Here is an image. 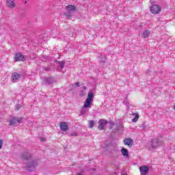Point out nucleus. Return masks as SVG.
Wrapping results in <instances>:
<instances>
[{
    "label": "nucleus",
    "instance_id": "obj_1",
    "mask_svg": "<svg viewBox=\"0 0 175 175\" xmlns=\"http://www.w3.org/2000/svg\"><path fill=\"white\" fill-rule=\"evenodd\" d=\"M162 144H163L162 142H159L158 139H153L152 140L149 150H150V151H152V150H154V148H158V147H161Z\"/></svg>",
    "mask_w": 175,
    "mask_h": 175
},
{
    "label": "nucleus",
    "instance_id": "obj_2",
    "mask_svg": "<svg viewBox=\"0 0 175 175\" xmlns=\"http://www.w3.org/2000/svg\"><path fill=\"white\" fill-rule=\"evenodd\" d=\"M36 165H38V163L36 161H32L27 163V169L29 172H32V170H35V167H36Z\"/></svg>",
    "mask_w": 175,
    "mask_h": 175
},
{
    "label": "nucleus",
    "instance_id": "obj_3",
    "mask_svg": "<svg viewBox=\"0 0 175 175\" xmlns=\"http://www.w3.org/2000/svg\"><path fill=\"white\" fill-rule=\"evenodd\" d=\"M150 12L153 13V14H158L161 13V7L157 5H153L150 7Z\"/></svg>",
    "mask_w": 175,
    "mask_h": 175
},
{
    "label": "nucleus",
    "instance_id": "obj_4",
    "mask_svg": "<svg viewBox=\"0 0 175 175\" xmlns=\"http://www.w3.org/2000/svg\"><path fill=\"white\" fill-rule=\"evenodd\" d=\"M20 79H21V75L17 72H14L12 75L11 80L12 83H17V81H20Z\"/></svg>",
    "mask_w": 175,
    "mask_h": 175
},
{
    "label": "nucleus",
    "instance_id": "obj_5",
    "mask_svg": "<svg viewBox=\"0 0 175 175\" xmlns=\"http://www.w3.org/2000/svg\"><path fill=\"white\" fill-rule=\"evenodd\" d=\"M23 119L21 118H12L9 120L10 125H18L21 122Z\"/></svg>",
    "mask_w": 175,
    "mask_h": 175
},
{
    "label": "nucleus",
    "instance_id": "obj_6",
    "mask_svg": "<svg viewBox=\"0 0 175 175\" xmlns=\"http://www.w3.org/2000/svg\"><path fill=\"white\" fill-rule=\"evenodd\" d=\"M107 124V121L103 119H100L98 121V129L100 131H103Z\"/></svg>",
    "mask_w": 175,
    "mask_h": 175
},
{
    "label": "nucleus",
    "instance_id": "obj_7",
    "mask_svg": "<svg viewBox=\"0 0 175 175\" xmlns=\"http://www.w3.org/2000/svg\"><path fill=\"white\" fill-rule=\"evenodd\" d=\"M27 57L23 55L21 53H16L15 55V62H18V61H25Z\"/></svg>",
    "mask_w": 175,
    "mask_h": 175
},
{
    "label": "nucleus",
    "instance_id": "obj_8",
    "mask_svg": "<svg viewBox=\"0 0 175 175\" xmlns=\"http://www.w3.org/2000/svg\"><path fill=\"white\" fill-rule=\"evenodd\" d=\"M123 142L125 146H128L129 147L133 146V139H132V138H125Z\"/></svg>",
    "mask_w": 175,
    "mask_h": 175
},
{
    "label": "nucleus",
    "instance_id": "obj_9",
    "mask_svg": "<svg viewBox=\"0 0 175 175\" xmlns=\"http://www.w3.org/2000/svg\"><path fill=\"white\" fill-rule=\"evenodd\" d=\"M59 128L61 131H63L64 132H66L69 129V126L68 125V123L65 122H62L60 123Z\"/></svg>",
    "mask_w": 175,
    "mask_h": 175
},
{
    "label": "nucleus",
    "instance_id": "obj_10",
    "mask_svg": "<svg viewBox=\"0 0 175 175\" xmlns=\"http://www.w3.org/2000/svg\"><path fill=\"white\" fill-rule=\"evenodd\" d=\"M148 170H150V168L148 166H142L139 167V172L142 175H147Z\"/></svg>",
    "mask_w": 175,
    "mask_h": 175
},
{
    "label": "nucleus",
    "instance_id": "obj_11",
    "mask_svg": "<svg viewBox=\"0 0 175 175\" xmlns=\"http://www.w3.org/2000/svg\"><path fill=\"white\" fill-rule=\"evenodd\" d=\"M6 5L10 9H13L16 7V3H14V0H7Z\"/></svg>",
    "mask_w": 175,
    "mask_h": 175
},
{
    "label": "nucleus",
    "instance_id": "obj_12",
    "mask_svg": "<svg viewBox=\"0 0 175 175\" xmlns=\"http://www.w3.org/2000/svg\"><path fill=\"white\" fill-rule=\"evenodd\" d=\"M54 83H55V79H54V78L53 77H48L45 79L46 85H50L51 84H53Z\"/></svg>",
    "mask_w": 175,
    "mask_h": 175
},
{
    "label": "nucleus",
    "instance_id": "obj_13",
    "mask_svg": "<svg viewBox=\"0 0 175 175\" xmlns=\"http://www.w3.org/2000/svg\"><path fill=\"white\" fill-rule=\"evenodd\" d=\"M21 157L23 159L28 161L29 159H31V154L27 152H24L22 153Z\"/></svg>",
    "mask_w": 175,
    "mask_h": 175
},
{
    "label": "nucleus",
    "instance_id": "obj_14",
    "mask_svg": "<svg viewBox=\"0 0 175 175\" xmlns=\"http://www.w3.org/2000/svg\"><path fill=\"white\" fill-rule=\"evenodd\" d=\"M66 9L67 12H75L77 8L73 5H69L68 6H66Z\"/></svg>",
    "mask_w": 175,
    "mask_h": 175
},
{
    "label": "nucleus",
    "instance_id": "obj_15",
    "mask_svg": "<svg viewBox=\"0 0 175 175\" xmlns=\"http://www.w3.org/2000/svg\"><path fill=\"white\" fill-rule=\"evenodd\" d=\"M151 35V31L150 30H144L142 33V38H148Z\"/></svg>",
    "mask_w": 175,
    "mask_h": 175
},
{
    "label": "nucleus",
    "instance_id": "obj_16",
    "mask_svg": "<svg viewBox=\"0 0 175 175\" xmlns=\"http://www.w3.org/2000/svg\"><path fill=\"white\" fill-rule=\"evenodd\" d=\"M91 103H92V100L90 99H86L83 107L86 109L88 107H91Z\"/></svg>",
    "mask_w": 175,
    "mask_h": 175
},
{
    "label": "nucleus",
    "instance_id": "obj_17",
    "mask_svg": "<svg viewBox=\"0 0 175 175\" xmlns=\"http://www.w3.org/2000/svg\"><path fill=\"white\" fill-rule=\"evenodd\" d=\"M121 152H122V154L123 155V157H128V155L129 154L128 152V150H126L124 148H122L121 149Z\"/></svg>",
    "mask_w": 175,
    "mask_h": 175
},
{
    "label": "nucleus",
    "instance_id": "obj_18",
    "mask_svg": "<svg viewBox=\"0 0 175 175\" xmlns=\"http://www.w3.org/2000/svg\"><path fill=\"white\" fill-rule=\"evenodd\" d=\"M133 116H135L134 118L132 120V122H137V120H139V113H133Z\"/></svg>",
    "mask_w": 175,
    "mask_h": 175
},
{
    "label": "nucleus",
    "instance_id": "obj_19",
    "mask_svg": "<svg viewBox=\"0 0 175 175\" xmlns=\"http://www.w3.org/2000/svg\"><path fill=\"white\" fill-rule=\"evenodd\" d=\"M94 98V93L92 92H90L88 94V98L86 99H89V100H92V98Z\"/></svg>",
    "mask_w": 175,
    "mask_h": 175
},
{
    "label": "nucleus",
    "instance_id": "obj_20",
    "mask_svg": "<svg viewBox=\"0 0 175 175\" xmlns=\"http://www.w3.org/2000/svg\"><path fill=\"white\" fill-rule=\"evenodd\" d=\"M87 111H88V109H87V108H85V107H83L81 109L80 113H81V114L82 116H84V114H85V113H87Z\"/></svg>",
    "mask_w": 175,
    "mask_h": 175
},
{
    "label": "nucleus",
    "instance_id": "obj_21",
    "mask_svg": "<svg viewBox=\"0 0 175 175\" xmlns=\"http://www.w3.org/2000/svg\"><path fill=\"white\" fill-rule=\"evenodd\" d=\"M150 126L148 124H146V122H144L142 126H140V128H142V129H144V131H145V129H147V128H148Z\"/></svg>",
    "mask_w": 175,
    "mask_h": 175
},
{
    "label": "nucleus",
    "instance_id": "obj_22",
    "mask_svg": "<svg viewBox=\"0 0 175 175\" xmlns=\"http://www.w3.org/2000/svg\"><path fill=\"white\" fill-rule=\"evenodd\" d=\"M89 122V128H94V125H95V122L94 120H90Z\"/></svg>",
    "mask_w": 175,
    "mask_h": 175
},
{
    "label": "nucleus",
    "instance_id": "obj_23",
    "mask_svg": "<svg viewBox=\"0 0 175 175\" xmlns=\"http://www.w3.org/2000/svg\"><path fill=\"white\" fill-rule=\"evenodd\" d=\"M58 64L61 69H64V66H65V62H58Z\"/></svg>",
    "mask_w": 175,
    "mask_h": 175
},
{
    "label": "nucleus",
    "instance_id": "obj_24",
    "mask_svg": "<svg viewBox=\"0 0 175 175\" xmlns=\"http://www.w3.org/2000/svg\"><path fill=\"white\" fill-rule=\"evenodd\" d=\"M20 107H21V105H16L15 107L16 111H18V110H20Z\"/></svg>",
    "mask_w": 175,
    "mask_h": 175
},
{
    "label": "nucleus",
    "instance_id": "obj_25",
    "mask_svg": "<svg viewBox=\"0 0 175 175\" xmlns=\"http://www.w3.org/2000/svg\"><path fill=\"white\" fill-rule=\"evenodd\" d=\"M3 144V140L0 139V150H2V145Z\"/></svg>",
    "mask_w": 175,
    "mask_h": 175
},
{
    "label": "nucleus",
    "instance_id": "obj_26",
    "mask_svg": "<svg viewBox=\"0 0 175 175\" xmlns=\"http://www.w3.org/2000/svg\"><path fill=\"white\" fill-rule=\"evenodd\" d=\"M40 140H41L42 142H46V138H44V137H41V138H40Z\"/></svg>",
    "mask_w": 175,
    "mask_h": 175
},
{
    "label": "nucleus",
    "instance_id": "obj_27",
    "mask_svg": "<svg viewBox=\"0 0 175 175\" xmlns=\"http://www.w3.org/2000/svg\"><path fill=\"white\" fill-rule=\"evenodd\" d=\"M75 85H77V87H80V83H79V82L76 83Z\"/></svg>",
    "mask_w": 175,
    "mask_h": 175
},
{
    "label": "nucleus",
    "instance_id": "obj_28",
    "mask_svg": "<svg viewBox=\"0 0 175 175\" xmlns=\"http://www.w3.org/2000/svg\"><path fill=\"white\" fill-rule=\"evenodd\" d=\"M154 0H150V3H154Z\"/></svg>",
    "mask_w": 175,
    "mask_h": 175
},
{
    "label": "nucleus",
    "instance_id": "obj_29",
    "mask_svg": "<svg viewBox=\"0 0 175 175\" xmlns=\"http://www.w3.org/2000/svg\"><path fill=\"white\" fill-rule=\"evenodd\" d=\"M83 90H87V87L86 86H83Z\"/></svg>",
    "mask_w": 175,
    "mask_h": 175
},
{
    "label": "nucleus",
    "instance_id": "obj_30",
    "mask_svg": "<svg viewBox=\"0 0 175 175\" xmlns=\"http://www.w3.org/2000/svg\"><path fill=\"white\" fill-rule=\"evenodd\" d=\"M122 175H128V174H122Z\"/></svg>",
    "mask_w": 175,
    "mask_h": 175
}]
</instances>
